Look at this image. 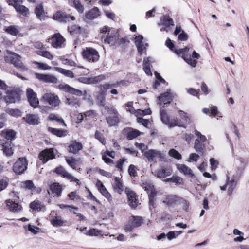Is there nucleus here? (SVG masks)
<instances>
[{
  "mask_svg": "<svg viewBox=\"0 0 249 249\" xmlns=\"http://www.w3.org/2000/svg\"><path fill=\"white\" fill-rule=\"evenodd\" d=\"M193 133L197 137L195 141L194 148L197 152L201 153L203 155L205 148L204 142L206 141L207 138L205 136L202 135L196 129H195Z\"/></svg>",
  "mask_w": 249,
  "mask_h": 249,
  "instance_id": "1",
  "label": "nucleus"
},
{
  "mask_svg": "<svg viewBox=\"0 0 249 249\" xmlns=\"http://www.w3.org/2000/svg\"><path fill=\"white\" fill-rule=\"evenodd\" d=\"M160 114L161 121L169 128L175 126L185 127L184 124L179 123V120L178 119L170 118L165 110H160Z\"/></svg>",
  "mask_w": 249,
  "mask_h": 249,
  "instance_id": "2",
  "label": "nucleus"
},
{
  "mask_svg": "<svg viewBox=\"0 0 249 249\" xmlns=\"http://www.w3.org/2000/svg\"><path fill=\"white\" fill-rule=\"evenodd\" d=\"M41 101L50 105L53 107L59 106L61 103L58 95L53 92H47L44 94L42 97Z\"/></svg>",
  "mask_w": 249,
  "mask_h": 249,
  "instance_id": "3",
  "label": "nucleus"
},
{
  "mask_svg": "<svg viewBox=\"0 0 249 249\" xmlns=\"http://www.w3.org/2000/svg\"><path fill=\"white\" fill-rule=\"evenodd\" d=\"M5 59L7 62L13 64L15 67L21 71L27 70L21 61L20 56L15 53H9L5 57Z\"/></svg>",
  "mask_w": 249,
  "mask_h": 249,
  "instance_id": "4",
  "label": "nucleus"
},
{
  "mask_svg": "<svg viewBox=\"0 0 249 249\" xmlns=\"http://www.w3.org/2000/svg\"><path fill=\"white\" fill-rule=\"evenodd\" d=\"M105 109H107L108 112V116L106 119L109 126L116 125L119 122V114L117 110L108 107H105Z\"/></svg>",
  "mask_w": 249,
  "mask_h": 249,
  "instance_id": "5",
  "label": "nucleus"
},
{
  "mask_svg": "<svg viewBox=\"0 0 249 249\" xmlns=\"http://www.w3.org/2000/svg\"><path fill=\"white\" fill-rule=\"evenodd\" d=\"M28 161L25 158H19L14 163L13 170L17 174H21L27 169Z\"/></svg>",
  "mask_w": 249,
  "mask_h": 249,
  "instance_id": "6",
  "label": "nucleus"
},
{
  "mask_svg": "<svg viewBox=\"0 0 249 249\" xmlns=\"http://www.w3.org/2000/svg\"><path fill=\"white\" fill-rule=\"evenodd\" d=\"M65 39L59 33H56L48 39L47 41L50 42L52 47L58 49L65 46Z\"/></svg>",
  "mask_w": 249,
  "mask_h": 249,
  "instance_id": "7",
  "label": "nucleus"
},
{
  "mask_svg": "<svg viewBox=\"0 0 249 249\" xmlns=\"http://www.w3.org/2000/svg\"><path fill=\"white\" fill-rule=\"evenodd\" d=\"M6 95L1 98V100H4L6 103H13L19 99V95L18 92L13 89L9 87L6 90Z\"/></svg>",
  "mask_w": 249,
  "mask_h": 249,
  "instance_id": "8",
  "label": "nucleus"
},
{
  "mask_svg": "<svg viewBox=\"0 0 249 249\" xmlns=\"http://www.w3.org/2000/svg\"><path fill=\"white\" fill-rule=\"evenodd\" d=\"M82 55L89 61L95 62L99 58L98 52L92 48H86L82 52Z\"/></svg>",
  "mask_w": 249,
  "mask_h": 249,
  "instance_id": "9",
  "label": "nucleus"
},
{
  "mask_svg": "<svg viewBox=\"0 0 249 249\" xmlns=\"http://www.w3.org/2000/svg\"><path fill=\"white\" fill-rule=\"evenodd\" d=\"M142 186L148 194L149 204L153 206L154 198L156 195V192L155 190L153 185L149 182H146L145 183H143Z\"/></svg>",
  "mask_w": 249,
  "mask_h": 249,
  "instance_id": "10",
  "label": "nucleus"
},
{
  "mask_svg": "<svg viewBox=\"0 0 249 249\" xmlns=\"http://www.w3.org/2000/svg\"><path fill=\"white\" fill-rule=\"evenodd\" d=\"M26 95L30 105L34 108L36 107L39 104V100L36 94L32 89L28 88L26 90Z\"/></svg>",
  "mask_w": 249,
  "mask_h": 249,
  "instance_id": "11",
  "label": "nucleus"
},
{
  "mask_svg": "<svg viewBox=\"0 0 249 249\" xmlns=\"http://www.w3.org/2000/svg\"><path fill=\"white\" fill-rule=\"evenodd\" d=\"M144 156L149 162L156 161L157 159L162 158V155L160 151L152 149L148 150L144 153Z\"/></svg>",
  "mask_w": 249,
  "mask_h": 249,
  "instance_id": "12",
  "label": "nucleus"
},
{
  "mask_svg": "<svg viewBox=\"0 0 249 249\" xmlns=\"http://www.w3.org/2000/svg\"><path fill=\"white\" fill-rule=\"evenodd\" d=\"M125 193L128 197V202L129 206L132 208H135L138 205V201L136 198L135 193L129 188H125Z\"/></svg>",
  "mask_w": 249,
  "mask_h": 249,
  "instance_id": "13",
  "label": "nucleus"
},
{
  "mask_svg": "<svg viewBox=\"0 0 249 249\" xmlns=\"http://www.w3.org/2000/svg\"><path fill=\"white\" fill-rule=\"evenodd\" d=\"M35 75L36 78L38 79L39 80L45 82L46 83H51L55 84L58 81L57 78L55 76L52 74L36 73Z\"/></svg>",
  "mask_w": 249,
  "mask_h": 249,
  "instance_id": "14",
  "label": "nucleus"
},
{
  "mask_svg": "<svg viewBox=\"0 0 249 249\" xmlns=\"http://www.w3.org/2000/svg\"><path fill=\"white\" fill-rule=\"evenodd\" d=\"M62 191V188L61 185L58 183H53L50 185L48 193L53 197H59L61 196Z\"/></svg>",
  "mask_w": 249,
  "mask_h": 249,
  "instance_id": "15",
  "label": "nucleus"
},
{
  "mask_svg": "<svg viewBox=\"0 0 249 249\" xmlns=\"http://www.w3.org/2000/svg\"><path fill=\"white\" fill-rule=\"evenodd\" d=\"M143 39V36L141 35L136 36L135 38V45L137 47L138 53L140 55L145 51L146 48L148 45L147 43L144 44L142 41Z\"/></svg>",
  "mask_w": 249,
  "mask_h": 249,
  "instance_id": "16",
  "label": "nucleus"
},
{
  "mask_svg": "<svg viewBox=\"0 0 249 249\" xmlns=\"http://www.w3.org/2000/svg\"><path fill=\"white\" fill-rule=\"evenodd\" d=\"M55 156L52 149H46L40 153L38 158L43 163L46 162L48 160L54 158Z\"/></svg>",
  "mask_w": 249,
  "mask_h": 249,
  "instance_id": "17",
  "label": "nucleus"
},
{
  "mask_svg": "<svg viewBox=\"0 0 249 249\" xmlns=\"http://www.w3.org/2000/svg\"><path fill=\"white\" fill-rule=\"evenodd\" d=\"M55 172L63 177L67 178L71 181H74L77 183V184H79V180L75 178L71 175L68 173L65 169L62 166L59 167L55 169Z\"/></svg>",
  "mask_w": 249,
  "mask_h": 249,
  "instance_id": "18",
  "label": "nucleus"
},
{
  "mask_svg": "<svg viewBox=\"0 0 249 249\" xmlns=\"http://www.w3.org/2000/svg\"><path fill=\"white\" fill-rule=\"evenodd\" d=\"M118 37V33L116 30H111L110 34L104 39V41L108 44H115L117 43Z\"/></svg>",
  "mask_w": 249,
  "mask_h": 249,
  "instance_id": "19",
  "label": "nucleus"
},
{
  "mask_svg": "<svg viewBox=\"0 0 249 249\" xmlns=\"http://www.w3.org/2000/svg\"><path fill=\"white\" fill-rule=\"evenodd\" d=\"M23 119L31 125H37L40 123L39 117L36 114H28L23 118Z\"/></svg>",
  "mask_w": 249,
  "mask_h": 249,
  "instance_id": "20",
  "label": "nucleus"
},
{
  "mask_svg": "<svg viewBox=\"0 0 249 249\" xmlns=\"http://www.w3.org/2000/svg\"><path fill=\"white\" fill-rule=\"evenodd\" d=\"M112 188L115 192L121 194L124 190L123 182L119 177H115Z\"/></svg>",
  "mask_w": 249,
  "mask_h": 249,
  "instance_id": "21",
  "label": "nucleus"
},
{
  "mask_svg": "<svg viewBox=\"0 0 249 249\" xmlns=\"http://www.w3.org/2000/svg\"><path fill=\"white\" fill-rule=\"evenodd\" d=\"M7 209L11 212H17L20 211L22 207L18 203L13 202L11 199H7L5 201Z\"/></svg>",
  "mask_w": 249,
  "mask_h": 249,
  "instance_id": "22",
  "label": "nucleus"
},
{
  "mask_svg": "<svg viewBox=\"0 0 249 249\" xmlns=\"http://www.w3.org/2000/svg\"><path fill=\"white\" fill-rule=\"evenodd\" d=\"M81 143L77 142L75 141H71L69 146V151L73 154L77 153L82 148Z\"/></svg>",
  "mask_w": 249,
  "mask_h": 249,
  "instance_id": "23",
  "label": "nucleus"
},
{
  "mask_svg": "<svg viewBox=\"0 0 249 249\" xmlns=\"http://www.w3.org/2000/svg\"><path fill=\"white\" fill-rule=\"evenodd\" d=\"M172 100V99L171 93L169 92H166L161 94L159 97V104L160 105L162 104H163L164 105L169 104Z\"/></svg>",
  "mask_w": 249,
  "mask_h": 249,
  "instance_id": "24",
  "label": "nucleus"
},
{
  "mask_svg": "<svg viewBox=\"0 0 249 249\" xmlns=\"http://www.w3.org/2000/svg\"><path fill=\"white\" fill-rule=\"evenodd\" d=\"M246 166V163H245V165L243 166H241L237 169L235 173L233 176L232 179L230 180L231 183H233L235 182H237L239 180L242 176Z\"/></svg>",
  "mask_w": 249,
  "mask_h": 249,
  "instance_id": "25",
  "label": "nucleus"
},
{
  "mask_svg": "<svg viewBox=\"0 0 249 249\" xmlns=\"http://www.w3.org/2000/svg\"><path fill=\"white\" fill-rule=\"evenodd\" d=\"M2 150L7 156L10 157L13 154V150L12 147V142L7 141L2 143Z\"/></svg>",
  "mask_w": 249,
  "mask_h": 249,
  "instance_id": "26",
  "label": "nucleus"
},
{
  "mask_svg": "<svg viewBox=\"0 0 249 249\" xmlns=\"http://www.w3.org/2000/svg\"><path fill=\"white\" fill-rule=\"evenodd\" d=\"M53 18L61 22H66L69 21V16L61 11L56 12L53 16Z\"/></svg>",
  "mask_w": 249,
  "mask_h": 249,
  "instance_id": "27",
  "label": "nucleus"
},
{
  "mask_svg": "<svg viewBox=\"0 0 249 249\" xmlns=\"http://www.w3.org/2000/svg\"><path fill=\"white\" fill-rule=\"evenodd\" d=\"M129 222L132 225L134 228L140 226L143 223V219L142 217L138 216H131L129 218Z\"/></svg>",
  "mask_w": 249,
  "mask_h": 249,
  "instance_id": "28",
  "label": "nucleus"
},
{
  "mask_svg": "<svg viewBox=\"0 0 249 249\" xmlns=\"http://www.w3.org/2000/svg\"><path fill=\"white\" fill-rule=\"evenodd\" d=\"M178 169L182 173L188 177H192L194 176L191 169L184 164H178L177 165Z\"/></svg>",
  "mask_w": 249,
  "mask_h": 249,
  "instance_id": "29",
  "label": "nucleus"
},
{
  "mask_svg": "<svg viewBox=\"0 0 249 249\" xmlns=\"http://www.w3.org/2000/svg\"><path fill=\"white\" fill-rule=\"evenodd\" d=\"M50 222L54 227H61L63 226L66 221L63 220L61 216H55L52 218Z\"/></svg>",
  "mask_w": 249,
  "mask_h": 249,
  "instance_id": "30",
  "label": "nucleus"
},
{
  "mask_svg": "<svg viewBox=\"0 0 249 249\" xmlns=\"http://www.w3.org/2000/svg\"><path fill=\"white\" fill-rule=\"evenodd\" d=\"M99 15L100 13L99 9L97 7H94L85 14L86 18L89 20H93Z\"/></svg>",
  "mask_w": 249,
  "mask_h": 249,
  "instance_id": "31",
  "label": "nucleus"
},
{
  "mask_svg": "<svg viewBox=\"0 0 249 249\" xmlns=\"http://www.w3.org/2000/svg\"><path fill=\"white\" fill-rule=\"evenodd\" d=\"M171 170L170 169H167L164 167H162L157 172V176L160 178H164L166 177L171 175Z\"/></svg>",
  "mask_w": 249,
  "mask_h": 249,
  "instance_id": "32",
  "label": "nucleus"
},
{
  "mask_svg": "<svg viewBox=\"0 0 249 249\" xmlns=\"http://www.w3.org/2000/svg\"><path fill=\"white\" fill-rule=\"evenodd\" d=\"M125 131L127 133L126 138L128 140H132L138 136H139L141 134V132L139 130L132 128L126 129H125Z\"/></svg>",
  "mask_w": 249,
  "mask_h": 249,
  "instance_id": "33",
  "label": "nucleus"
},
{
  "mask_svg": "<svg viewBox=\"0 0 249 249\" xmlns=\"http://www.w3.org/2000/svg\"><path fill=\"white\" fill-rule=\"evenodd\" d=\"M1 136L8 140H12L15 138L16 132L11 129H5L1 131Z\"/></svg>",
  "mask_w": 249,
  "mask_h": 249,
  "instance_id": "34",
  "label": "nucleus"
},
{
  "mask_svg": "<svg viewBox=\"0 0 249 249\" xmlns=\"http://www.w3.org/2000/svg\"><path fill=\"white\" fill-rule=\"evenodd\" d=\"M48 130L49 132L58 137L65 136L67 134V131L66 130L54 128L51 127L48 128Z\"/></svg>",
  "mask_w": 249,
  "mask_h": 249,
  "instance_id": "35",
  "label": "nucleus"
},
{
  "mask_svg": "<svg viewBox=\"0 0 249 249\" xmlns=\"http://www.w3.org/2000/svg\"><path fill=\"white\" fill-rule=\"evenodd\" d=\"M35 13L38 18L42 20L44 16L45 12L43 6L41 4H37L35 8Z\"/></svg>",
  "mask_w": 249,
  "mask_h": 249,
  "instance_id": "36",
  "label": "nucleus"
},
{
  "mask_svg": "<svg viewBox=\"0 0 249 249\" xmlns=\"http://www.w3.org/2000/svg\"><path fill=\"white\" fill-rule=\"evenodd\" d=\"M178 113L179 114L181 118V120L180 121L179 120V123L184 124L185 127H182L185 128L186 127L187 124L189 123L190 118L189 116L187 115V113L182 110H179Z\"/></svg>",
  "mask_w": 249,
  "mask_h": 249,
  "instance_id": "37",
  "label": "nucleus"
},
{
  "mask_svg": "<svg viewBox=\"0 0 249 249\" xmlns=\"http://www.w3.org/2000/svg\"><path fill=\"white\" fill-rule=\"evenodd\" d=\"M69 1L70 4L74 7L79 13H82L83 12L84 8L80 3L79 0H69Z\"/></svg>",
  "mask_w": 249,
  "mask_h": 249,
  "instance_id": "38",
  "label": "nucleus"
},
{
  "mask_svg": "<svg viewBox=\"0 0 249 249\" xmlns=\"http://www.w3.org/2000/svg\"><path fill=\"white\" fill-rule=\"evenodd\" d=\"M30 207L33 210L37 211H44L45 210V206L42 205L41 203L38 201H34L32 202L30 205Z\"/></svg>",
  "mask_w": 249,
  "mask_h": 249,
  "instance_id": "39",
  "label": "nucleus"
},
{
  "mask_svg": "<svg viewBox=\"0 0 249 249\" xmlns=\"http://www.w3.org/2000/svg\"><path fill=\"white\" fill-rule=\"evenodd\" d=\"M55 69L58 72L63 74L64 76L67 77L71 78L74 77V73L69 70H67L59 67H55Z\"/></svg>",
  "mask_w": 249,
  "mask_h": 249,
  "instance_id": "40",
  "label": "nucleus"
},
{
  "mask_svg": "<svg viewBox=\"0 0 249 249\" xmlns=\"http://www.w3.org/2000/svg\"><path fill=\"white\" fill-rule=\"evenodd\" d=\"M65 103L71 106L75 107L76 108L79 106L80 101L77 98H68L66 99Z\"/></svg>",
  "mask_w": 249,
  "mask_h": 249,
  "instance_id": "41",
  "label": "nucleus"
},
{
  "mask_svg": "<svg viewBox=\"0 0 249 249\" xmlns=\"http://www.w3.org/2000/svg\"><path fill=\"white\" fill-rule=\"evenodd\" d=\"M177 202V198L174 196H168L165 200H163V203L166 204L168 206H171L174 205Z\"/></svg>",
  "mask_w": 249,
  "mask_h": 249,
  "instance_id": "42",
  "label": "nucleus"
},
{
  "mask_svg": "<svg viewBox=\"0 0 249 249\" xmlns=\"http://www.w3.org/2000/svg\"><path fill=\"white\" fill-rule=\"evenodd\" d=\"M163 25L165 26L166 27H169L170 25H173V19L168 16H165L163 17L162 19H161V23H159V25Z\"/></svg>",
  "mask_w": 249,
  "mask_h": 249,
  "instance_id": "43",
  "label": "nucleus"
},
{
  "mask_svg": "<svg viewBox=\"0 0 249 249\" xmlns=\"http://www.w3.org/2000/svg\"><path fill=\"white\" fill-rule=\"evenodd\" d=\"M165 182H173L177 184H182L183 183V179L181 177L176 176L172 177L163 180Z\"/></svg>",
  "mask_w": 249,
  "mask_h": 249,
  "instance_id": "44",
  "label": "nucleus"
},
{
  "mask_svg": "<svg viewBox=\"0 0 249 249\" xmlns=\"http://www.w3.org/2000/svg\"><path fill=\"white\" fill-rule=\"evenodd\" d=\"M5 31L12 36H16L19 31L17 27L15 26H10L5 28Z\"/></svg>",
  "mask_w": 249,
  "mask_h": 249,
  "instance_id": "45",
  "label": "nucleus"
},
{
  "mask_svg": "<svg viewBox=\"0 0 249 249\" xmlns=\"http://www.w3.org/2000/svg\"><path fill=\"white\" fill-rule=\"evenodd\" d=\"M101 231L94 228L89 229L85 234L90 236H98L100 235Z\"/></svg>",
  "mask_w": 249,
  "mask_h": 249,
  "instance_id": "46",
  "label": "nucleus"
},
{
  "mask_svg": "<svg viewBox=\"0 0 249 249\" xmlns=\"http://www.w3.org/2000/svg\"><path fill=\"white\" fill-rule=\"evenodd\" d=\"M16 10L24 16L27 15L29 13L28 9L25 6L19 4L15 8Z\"/></svg>",
  "mask_w": 249,
  "mask_h": 249,
  "instance_id": "47",
  "label": "nucleus"
},
{
  "mask_svg": "<svg viewBox=\"0 0 249 249\" xmlns=\"http://www.w3.org/2000/svg\"><path fill=\"white\" fill-rule=\"evenodd\" d=\"M150 57H148L147 58H145L143 60V69L145 71V72L148 75H151V72L150 71V69L149 66V64L148 63V62L150 61Z\"/></svg>",
  "mask_w": 249,
  "mask_h": 249,
  "instance_id": "48",
  "label": "nucleus"
},
{
  "mask_svg": "<svg viewBox=\"0 0 249 249\" xmlns=\"http://www.w3.org/2000/svg\"><path fill=\"white\" fill-rule=\"evenodd\" d=\"M182 233V231H169L167 234V237L168 240H171L172 239L176 238L177 237H178Z\"/></svg>",
  "mask_w": 249,
  "mask_h": 249,
  "instance_id": "49",
  "label": "nucleus"
},
{
  "mask_svg": "<svg viewBox=\"0 0 249 249\" xmlns=\"http://www.w3.org/2000/svg\"><path fill=\"white\" fill-rule=\"evenodd\" d=\"M36 54L49 60H52L53 58V56L47 51H38L36 52Z\"/></svg>",
  "mask_w": 249,
  "mask_h": 249,
  "instance_id": "50",
  "label": "nucleus"
},
{
  "mask_svg": "<svg viewBox=\"0 0 249 249\" xmlns=\"http://www.w3.org/2000/svg\"><path fill=\"white\" fill-rule=\"evenodd\" d=\"M57 88L63 91L70 93L72 87L66 84H61L57 86Z\"/></svg>",
  "mask_w": 249,
  "mask_h": 249,
  "instance_id": "51",
  "label": "nucleus"
},
{
  "mask_svg": "<svg viewBox=\"0 0 249 249\" xmlns=\"http://www.w3.org/2000/svg\"><path fill=\"white\" fill-rule=\"evenodd\" d=\"M9 183V179L7 177H3L0 179V192L4 190Z\"/></svg>",
  "mask_w": 249,
  "mask_h": 249,
  "instance_id": "52",
  "label": "nucleus"
},
{
  "mask_svg": "<svg viewBox=\"0 0 249 249\" xmlns=\"http://www.w3.org/2000/svg\"><path fill=\"white\" fill-rule=\"evenodd\" d=\"M49 119L51 121H56L61 124L62 125L66 126V124L64 123V120L62 118H59L58 117L54 114H51L49 116Z\"/></svg>",
  "mask_w": 249,
  "mask_h": 249,
  "instance_id": "53",
  "label": "nucleus"
},
{
  "mask_svg": "<svg viewBox=\"0 0 249 249\" xmlns=\"http://www.w3.org/2000/svg\"><path fill=\"white\" fill-rule=\"evenodd\" d=\"M106 76L104 75H100L93 78H90V84H95L105 79Z\"/></svg>",
  "mask_w": 249,
  "mask_h": 249,
  "instance_id": "54",
  "label": "nucleus"
},
{
  "mask_svg": "<svg viewBox=\"0 0 249 249\" xmlns=\"http://www.w3.org/2000/svg\"><path fill=\"white\" fill-rule=\"evenodd\" d=\"M169 154L171 157H172L178 160L180 159L181 158V156L179 153L174 149H172L169 151Z\"/></svg>",
  "mask_w": 249,
  "mask_h": 249,
  "instance_id": "55",
  "label": "nucleus"
},
{
  "mask_svg": "<svg viewBox=\"0 0 249 249\" xmlns=\"http://www.w3.org/2000/svg\"><path fill=\"white\" fill-rule=\"evenodd\" d=\"M22 186L30 190H33L35 189L34 184L33 182L31 180H26L22 182Z\"/></svg>",
  "mask_w": 249,
  "mask_h": 249,
  "instance_id": "56",
  "label": "nucleus"
},
{
  "mask_svg": "<svg viewBox=\"0 0 249 249\" xmlns=\"http://www.w3.org/2000/svg\"><path fill=\"white\" fill-rule=\"evenodd\" d=\"M8 113L14 117H19L21 115V111L18 109H12L9 110Z\"/></svg>",
  "mask_w": 249,
  "mask_h": 249,
  "instance_id": "57",
  "label": "nucleus"
},
{
  "mask_svg": "<svg viewBox=\"0 0 249 249\" xmlns=\"http://www.w3.org/2000/svg\"><path fill=\"white\" fill-rule=\"evenodd\" d=\"M95 138L98 139L99 141L104 145L105 144L106 141L103 137L102 133L99 131H96L95 134Z\"/></svg>",
  "mask_w": 249,
  "mask_h": 249,
  "instance_id": "58",
  "label": "nucleus"
},
{
  "mask_svg": "<svg viewBox=\"0 0 249 249\" xmlns=\"http://www.w3.org/2000/svg\"><path fill=\"white\" fill-rule=\"evenodd\" d=\"M6 2L9 5L13 6L14 8L22 3L21 0H6Z\"/></svg>",
  "mask_w": 249,
  "mask_h": 249,
  "instance_id": "59",
  "label": "nucleus"
},
{
  "mask_svg": "<svg viewBox=\"0 0 249 249\" xmlns=\"http://www.w3.org/2000/svg\"><path fill=\"white\" fill-rule=\"evenodd\" d=\"M135 145L137 147H138L141 150V151H142L143 155L144 153L148 150L147 149V146L143 143H139L136 142Z\"/></svg>",
  "mask_w": 249,
  "mask_h": 249,
  "instance_id": "60",
  "label": "nucleus"
},
{
  "mask_svg": "<svg viewBox=\"0 0 249 249\" xmlns=\"http://www.w3.org/2000/svg\"><path fill=\"white\" fill-rule=\"evenodd\" d=\"M183 59L188 64H190L191 66L193 67H196L197 63L196 60H193L190 57H189V58H186L185 57Z\"/></svg>",
  "mask_w": 249,
  "mask_h": 249,
  "instance_id": "61",
  "label": "nucleus"
},
{
  "mask_svg": "<svg viewBox=\"0 0 249 249\" xmlns=\"http://www.w3.org/2000/svg\"><path fill=\"white\" fill-rule=\"evenodd\" d=\"M83 31V29L78 25H73L71 27V33H80Z\"/></svg>",
  "mask_w": 249,
  "mask_h": 249,
  "instance_id": "62",
  "label": "nucleus"
},
{
  "mask_svg": "<svg viewBox=\"0 0 249 249\" xmlns=\"http://www.w3.org/2000/svg\"><path fill=\"white\" fill-rule=\"evenodd\" d=\"M137 122L142 124L144 126L147 127L149 123V121L147 119H143L141 117L137 118Z\"/></svg>",
  "mask_w": 249,
  "mask_h": 249,
  "instance_id": "63",
  "label": "nucleus"
},
{
  "mask_svg": "<svg viewBox=\"0 0 249 249\" xmlns=\"http://www.w3.org/2000/svg\"><path fill=\"white\" fill-rule=\"evenodd\" d=\"M128 172L130 176H135L136 174V167L134 165H130L128 168Z\"/></svg>",
  "mask_w": 249,
  "mask_h": 249,
  "instance_id": "64",
  "label": "nucleus"
}]
</instances>
